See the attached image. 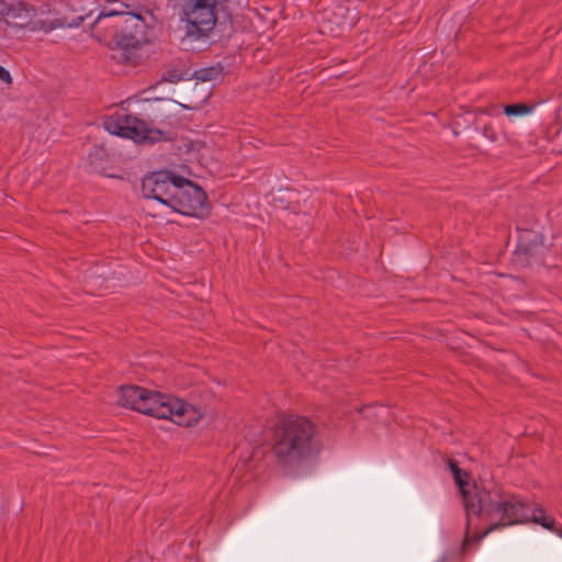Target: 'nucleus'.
I'll return each instance as SVG.
<instances>
[{
    "instance_id": "obj_1",
    "label": "nucleus",
    "mask_w": 562,
    "mask_h": 562,
    "mask_svg": "<svg viewBox=\"0 0 562 562\" xmlns=\"http://www.w3.org/2000/svg\"><path fill=\"white\" fill-rule=\"evenodd\" d=\"M467 531L463 548L470 542H479L491 532L532 521L562 538V527L555 526V519L548 516L542 507L528 515V505L517 495L506 494L498 485L492 488L476 487L474 493L465 495Z\"/></svg>"
},
{
    "instance_id": "obj_2",
    "label": "nucleus",
    "mask_w": 562,
    "mask_h": 562,
    "mask_svg": "<svg viewBox=\"0 0 562 562\" xmlns=\"http://www.w3.org/2000/svg\"><path fill=\"white\" fill-rule=\"evenodd\" d=\"M316 426L302 416L280 420L273 431L271 452L282 467H294L319 451Z\"/></svg>"
},
{
    "instance_id": "obj_3",
    "label": "nucleus",
    "mask_w": 562,
    "mask_h": 562,
    "mask_svg": "<svg viewBox=\"0 0 562 562\" xmlns=\"http://www.w3.org/2000/svg\"><path fill=\"white\" fill-rule=\"evenodd\" d=\"M179 18V27L184 36L191 40L207 37L213 31L220 12L231 20L227 12V0H170Z\"/></svg>"
},
{
    "instance_id": "obj_4",
    "label": "nucleus",
    "mask_w": 562,
    "mask_h": 562,
    "mask_svg": "<svg viewBox=\"0 0 562 562\" xmlns=\"http://www.w3.org/2000/svg\"><path fill=\"white\" fill-rule=\"evenodd\" d=\"M144 403L139 413L153 416L158 419H170L179 426H192L200 417L198 409L176 397L162 394L158 391L148 390L144 396Z\"/></svg>"
},
{
    "instance_id": "obj_5",
    "label": "nucleus",
    "mask_w": 562,
    "mask_h": 562,
    "mask_svg": "<svg viewBox=\"0 0 562 562\" xmlns=\"http://www.w3.org/2000/svg\"><path fill=\"white\" fill-rule=\"evenodd\" d=\"M104 128L113 134L131 138L136 143L154 144L167 139V133L151 127L132 114H114L104 121Z\"/></svg>"
},
{
    "instance_id": "obj_6",
    "label": "nucleus",
    "mask_w": 562,
    "mask_h": 562,
    "mask_svg": "<svg viewBox=\"0 0 562 562\" xmlns=\"http://www.w3.org/2000/svg\"><path fill=\"white\" fill-rule=\"evenodd\" d=\"M178 181L180 183L169 207L186 216L206 218L212 209L206 193L189 179L179 177Z\"/></svg>"
},
{
    "instance_id": "obj_7",
    "label": "nucleus",
    "mask_w": 562,
    "mask_h": 562,
    "mask_svg": "<svg viewBox=\"0 0 562 562\" xmlns=\"http://www.w3.org/2000/svg\"><path fill=\"white\" fill-rule=\"evenodd\" d=\"M142 12L143 10H124L115 47L137 49L150 42L149 24Z\"/></svg>"
},
{
    "instance_id": "obj_8",
    "label": "nucleus",
    "mask_w": 562,
    "mask_h": 562,
    "mask_svg": "<svg viewBox=\"0 0 562 562\" xmlns=\"http://www.w3.org/2000/svg\"><path fill=\"white\" fill-rule=\"evenodd\" d=\"M180 176L167 170L154 171L142 180V193L145 199H154L164 205L170 206L177 193Z\"/></svg>"
},
{
    "instance_id": "obj_9",
    "label": "nucleus",
    "mask_w": 562,
    "mask_h": 562,
    "mask_svg": "<svg viewBox=\"0 0 562 562\" xmlns=\"http://www.w3.org/2000/svg\"><path fill=\"white\" fill-rule=\"evenodd\" d=\"M86 18V15H78L72 20H68L65 16H59L50 5L43 3L37 8H33V12H31L27 19L26 29L31 32H43L47 34L56 29L77 27Z\"/></svg>"
},
{
    "instance_id": "obj_10",
    "label": "nucleus",
    "mask_w": 562,
    "mask_h": 562,
    "mask_svg": "<svg viewBox=\"0 0 562 562\" xmlns=\"http://www.w3.org/2000/svg\"><path fill=\"white\" fill-rule=\"evenodd\" d=\"M122 18L123 9L104 8L91 25L92 36L104 45L116 46Z\"/></svg>"
},
{
    "instance_id": "obj_11",
    "label": "nucleus",
    "mask_w": 562,
    "mask_h": 562,
    "mask_svg": "<svg viewBox=\"0 0 562 562\" xmlns=\"http://www.w3.org/2000/svg\"><path fill=\"white\" fill-rule=\"evenodd\" d=\"M543 248L540 235L533 231H522L514 252L515 260L521 265H529L530 260L537 257Z\"/></svg>"
},
{
    "instance_id": "obj_12",
    "label": "nucleus",
    "mask_w": 562,
    "mask_h": 562,
    "mask_svg": "<svg viewBox=\"0 0 562 562\" xmlns=\"http://www.w3.org/2000/svg\"><path fill=\"white\" fill-rule=\"evenodd\" d=\"M148 394V390L138 386V385H122L119 389V400L117 403L126 408L134 409L136 412L139 411L142 404L144 403V396Z\"/></svg>"
},
{
    "instance_id": "obj_13",
    "label": "nucleus",
    "mask_w": 562,
    "mask_h": 562,
    "mask_svg": "<svg viewBox=\"0 0 562 562\" xmlns=\"http://www.w3.org/2000/svg\"><path fill=\"white\" fill-rule=\"evenodd\" d=\"M448 467L449 469L451 470L452 474H453V479L456 481V483L460 486V490H461V493H462V496H463V503H464V508L467 509V499H465V495L468 494H472L474 493L475 488L476 487H486V488H492L493 485H496L495 483L493 482H488V483H482V484H474L473 487L471 490H464V484H467L462 476H467V473L463 472L459 467H458V463L454 461V460H451L449 459L448 460Z\"/></svg>"
},
{
    "instance_id": "obj_14",
    "label": "nucleus",
    "mask_w": 562,
    "mask_h": 562,
    "mask_svg": "<svg viewBox=\"0 0 562 562\" xmlns=\"http://www.w3.org/2000/svg\"><path fill=\"white\" fill-rule=\"evenodd\" d=\"M33 5L23 2V1H11L9 2V13H5L4 16H9L13 20H20L21 25L26 27L27 19L33 12Z\"/></svg>"
},
{
    "instance_id": "obj_15",
    "label": "nucleus",
    "mask_w": 562,
    "mask_h": 562,
    "mask_svg": "<svg viewBox=\"0 0 562 562\" xmlns=\"http://www.w3.org/2000/svg\"><path fill=\"white\" fill-rule=\"evenodd\" d=\"M531 111V106L527 105L526 103H513L507 104L504 108V113L507 116H519L528 114Z\"/></svg>"
},
{
    "instance_id": "obj_16",
    "label": "nucleus",
    "mask_w": 562,
    "mask_h": 562,
    "mask_svg": "<svg viewBox=\"0 0 562 562\" xmlns=\"http://www.w3.org/2000/svg\"><path fill=\"white\" fill-rule=\"evenodd\" d=\"M222 74V67H209L200 69L196 78L202 81H211L217 79Z\"/></svg>"
},
{
    "instance_id": "obj_17",
    "label": "nucleus",
    "mask_w": 562,
    "mask_h": 562,
    "mask_svg": "<svg viewBox=\"0 0 562 562\" xmlns=\"http://www.w3.org/2000/svg\"><path fill=\"white\" fill-rule=\"evenodd\" d=\"M347 11V8L341 5V4H338L334 8V10L331 11V13L334 14H339L341 16V20H337V21H329L330 23H334L335 25H337L338 27H344V26H351L352 25V21H344L342 20V13Z\"/></svg>"
},
{
    "instance_id": "obj_18",
    "label": "nucleus",
    "mask_w": 562,
    "mask_h": 562,
    "mask_svg": "<svg viewBox=\"0 0 562 562\" xmlns=\"http://www.w3.org/2000/svg\"><path fill=\"white\" fill-rule=\"evenodd\" d=\"M114 3L117 4L114 9H123L125 11L143 10L142 8L136 7L134 4H128V3H124V2H117V1H114Z\"/></svg>"
},
{
    "instance_id": "obj_19",
    "label": "nucleus",
    "mask_w": 562,
    "mask_h": 562,
    "mask_svg": "<svg viewBox=\"0 0 562 562\" xmlns=\"http://www.w3.org/2000/svg\"><path fill=\"white\" fill-rule=\"evenodd\" d=\"M0 79L5 82V83H11L12 82V77L9 72V70H7L4 67H2L0 65Z\"/></svg>"
},
{
    "instance_id": "obj_20",
    "label": "nucleus",
    "mask_w": 562,
    "mask_h": 562,
    "mask_svg": "<svg viewBox=\"0 0 562 562\" xmlns=\"http://www.w3.org/2000/svg\"><path fill=\"white\" fill-rule=\"evenodd\" d=\"M5 13H9V2L0 0V15L4 16Z\"/></svg>"
},
{
    "instance_id": "obj_21",
    "label": "nucleus",
    "mask_w": 562,
    "mask_h": 562,
    "mask_svg": "<svg viewBox=\"0 0 562 562\" xmlns=\"http://www.w3.org/2000/svg\"><path fill=\"white\" fill-rule=\"evenodd\" d=\"M483 134H484V136L488 137L491 140H493V142L496 140V137L490 126H484Z\"/></svg>"
},
{
    "instance_id": "obj_22",
    "label": "nucleus",
    "mask_w": 562,
    "mask_h": 562,
    "mask_svg": "<svg viewBox=\"0 0 562 562\" xmlns=\"http://www.w3.org/2000/svg\"><path fill=\"white\" fill-rule=\"evenodd\" d=\"M128 562H147V561L139 559V558H132L131 560H128Z\"/></svg>"
},
{
    "instance_id": "obj_23",
    "label": "nucleus",
    "mask_w": 562,
    "mask_h": 562,
    "mask_svg": "<svg viewBox=\"0 0 562 562\" xmlns=\"http://www.w3.org/2000/svg\"><path fill=\"white\" fill-rule=\"evenodd\" d=\"M145 12L151 16V12L149 10H145Z\"/></svg>"
}]
</instances>
